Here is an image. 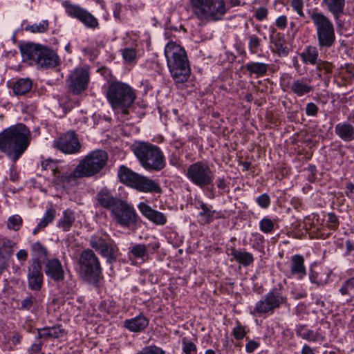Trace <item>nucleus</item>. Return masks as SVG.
I'll list each match as a JSON object with an SVG mask.
<instances>
[{
  "mask_svg": "<svg viewBox=\"0 0 354 354\" xmlns=\"http://www.w3.org/2000/svg\"><path fill=\"white\" fill-rule=\"evenodd\" d=\"M268 15V10L266 7H259L255 10L254 17L258 21L266 19Z\"/></svg>",
  "mask_w": 354,
  "mask_h": 354,
  "instance_id": "nucleus-54",
  "label": "nucleus"
},
{
  "mask_svg": "<svg viewBox=\"0 0 354 354\" xmlns=\"http://www.w3.org/2000/svg\"><path fill=\"white\" fill-rule=\"evenodd\" d=\"M198 208L201 209V212L198 215V222L201 225L210 223L214 219L215 213V211L212 209V207L201 201Z\"/></svg>",
  "mask_w": 354,
  "mask_h": 354,
  "instance_id": "nucleus-26",
  "label": "nucleus"
},
{
  "mask_svg": "<svg viewBox=\"0 0 354 354\" xmlns=\"http://www.w3.org/2000/svg\"><path fill=\"white\" fill-rule=\"evenodd\" d=\"M296 333L298 336L308 341L316 342L319 339H324V337L317 332L308 329L304 326H297Z\"/></svg>",
  "mask_w": 354,
  "mask_h": 354,
  "instance_id": "nucleus-35",
  "label": "nucleus"
},
{
  "mask_svg": "<svg viewBox=\"0 0 354 354\" xmlns=\"http://www.w3.org/2000/svg\"><path fill=\"white\" fill-rule=\"evenodd\" d=\"M54 146L66 154H73L80 151L81 145L76 134L68 131L54 142Z\"/></svg>",
  "mask_w": 354,
  "mask_h": 354,
  "instance_id": "nucleus-17",
  "label": "nucleus"
},
{
  "mask_svg": "<svg viewBox=\"0 0 354 354\" xmlns=\"http://www.w3.org/2000/svg\"><path fill=\"white\" fill-rule=\"evenodd\" d=\"M98 203L104 208L112 210L118 205L122 201L120 198L114 196L106 188H102L96 196Z\"/></svg>",
  "mask_w": 354,
  "mask_h": 354,
  "instance_id": "nucleus-23",
  "label": "nucleus"
},
{
  "mask_svg": "<svg viewBox=\"0 0 354 354\" xmlns=\"http://www.w3.org/2000/svg\"><path fill=\"white\" fill-rule=\"evenodd\" d=\"M16 257L21 262V264L23 265L28 259V252L26 250L21 249L17 252Z\"/></svg>",
  "mask_w": 354,
  "mask_h": 354,
  "instance_id": "nucleus-60",
  "label": "nucleus"
},
{
  "mask_svg": "<svg viewBox=\"0 0 354 354\" xmlns=\"http://www.w3.org/2000/svg\"><path fill=\"white\" fill-rule=\"evenodd\" d=\"M80 172H76V167L71 172H66L62 174L57 173L54 177L55 183L60 186L66 187L68 185L72 180H75L77 178H82V176H79Z\"/></svg>",
  "mask_w": 354,
  "mask_h": 354,
  "instance_id": "nucleus-29",
  "label": "nucleus"
},
{
  "mask_svg": "<svg viewBox=\"0 0 354 354\" xmlns=\"http://www.w3.org/2000/svg\"><path fill=\"white\" fill-rule=\"evenodd\" d=\"M289 277H295L299 279H303L306 274L304 266V258L299 254L293 255L288 263Z\"/></svg>",
  "mask_w": 354,
  "mask_h": 354,
  "instance_id": "nucleus-22",
  "label": "nucleus"
},
{
  "mask_svg": "<svg viewBox=\"0 0 354 354\" xmlns=\"http://www.w3.org/2000/svg\"><path fill=\"white\" fill-rule=\"evenodd\" d=\"M133 150L140 165L150 171H160L167 165L166 158L160 148L150 142L138 141L133 145Z\"/></svg>",
  "mask_w": 354,
  "mask_h": 354,
  "instance_id": "nucleus-3",
  "label": "nucleus"
},
{
  "mask_svg": "<svg viewBox=\"0 0 354 354\" xmlns=\"http://www.w3.org/2000/svg\"><path fill=\"white\" fill-rule=\"evenodd\" d=\"M46 275L55 282L62 281L65 272L61 261L57 258L47 259L44 265Z\"/></svg>",
  "mask_w": 354,
  "mask_h": 354,
  "instance_id": "nucleus-19",
  "label": "nucleus"
},
{
  "mask_svg": "<svg viewBox=\"0 0 354 354\" xmlns=\"http://www.w3.org/2000/svg\"><path fill=\"white\" fill-rule=\"evenodd\" d=\"M90 82V73L87 66L75 68L66 79L68 91L73 95H80L84 92Z\"/></svg>",
  "mask_w": 354,
  "mask_h": 354,
  "instance_id": "nucleus-14",
  "label": "nucleus"
},
{
  "mask_svg": "<svg viewBox=\"0 0 354 354\" xmlns=\"http://www.w3.org/2000/svg\"><path fill=\"white\" fill-rule=\"evenodd\" d=\"M335 134L344 142L354 140V126L348 122H342L335 127Z\"/></svg>",
  "mask_w": 354,
  "mask_h": 354,
  "instance_id": "nucleus-24",
  "label": "nucleus"
},
{
  "mask_svg": "<svg viewBox=\"0 0 354 354\" xmlns=\"http://www.w3.org/2000/svg\"><path fill=\"white\" fill-rule=\"evenodd\" d=\"M259 343L254 340H249L245 345V350L248 353H252L259 346Z\"/></svg>",
  "mask_w": 354,
  "mask_h": 354,
  "instance_id": "nucleus-61",
  "label": "nucleus"
},
{
  "mask_svg": "<svg viewBox=\"0 0 354 354\" xmlns=\"http://www.w3.org/2000/svg\"><path fill=\"white\" fill-rule=\"evenodd\" d=\"M75 220L74 212L71 209H67L63 212V215L57 223V227L64 232H68L74 223Z\"/></svg>",
  "mask_w": 354,
  "mask_h": 354,
  "instance_id": "nucleus-33",
  "label": "nucleus"
},
{
  "mask_svg": "<svg viewBox=\"0 0 354 354\" xmlns=\"http://www.w3.org/2000/svg\"><path fill=\"white\" fill-rule=\"evenodd\" d=\"M187 178L194 185L204 188L212 184L214 173L209 165L203 161L191 164L185 172Z\"/></svg>",
  "mask_w": 354,
  "mask_h": 354,
  "instance_id": "nucleus-11",
  "label": "nucleus"
},
{
  "mask_svg": "<svg viewBox=\"0 0 354 354\" xmlns=\"http://www.w3.org/2000/svg\"><path fill=\"white\" fill-rule=\"evenodd\" d=\"M138 207L142 214L155 224L162 225L167 223V217L163 213L152 209L147 204L140 203Z\"/></svg>",
  "mask_w": 354,
  "mask_h": 354,
  "instance_id": "nucleus-20",
  "label": "nucleus"
},
{
  "mask_svg": "<svg viewBox=\"0 0 354 354\" xmlns=\"http://www.w3.org/2000/svg\"><path fill=\"white\" fill-rule=\"evenodd\" d=\"M136 354H165L164 350L156 345H149L143 347Z\"/></svg>",
  "mask_w": 354,
  "mask_h": 354,
  "instance_id": "nucleus-45",
  "label": "nucleus"
},
{
  "mask_svg": "<svg viewBox=\"0 0 354 354\" xmlns=\"http://www.w3.org/2000/svg\"><path fill=\"white\" fill-rule=\"evenodd\" d=\"M111 214L118 224L126 227L136 225L138 218L133 207L123 201L115 206Z\"/></svg>",
  "mask_w": 354,
  "mask_h": 354,
  "instance_id": "nucleus-15",
  "label": "nucleus"
},
{
  "mask_svg": "<svg viewBox=\"0 0 354 354\" xmlns=\"http://www.w3.org/2000/svg\"><path fill=\"white\" fill-rule=\"evenodd\" d=\"M78 273L84 281L96 283L102 274L100 260L91 249L84 250L78 259Z\"/></svg>",
  "mask_w": 354,
  "mask_h": 354,
  "instance_id": "nucleus-9",
  "label": "nucleus"
},
{
  "mask_svg": "<svg viewBox=\"0 0 354 354\" xmlns=\"http://www.w3.org/2000/svg\"><path fill=\"white\" fill-rule=\"evenodd\" d=\"M22 223L23 220L21 217L18 214H15L8 218L7 227L13 231H18L21 228Z\"/></svg>",
  "mask_w": 354,
  "mask_h": 354,
  "instance_id": "nucleus-41",
  "label": "nucleus"
},
{
  "mask_svg": "<svg viewBox=\"0 0 354 354\" xmlns=\"http://www.w3.org/2000/svg\"><path fill=\"white\" fill-rule=\"evenodd\" d=\"M27 280L28 286L30 290L32 291H39L41 290L44 281L41 262L36 260L28 266Z\"/></svg>",
  "mask_w": 354,
  "mask_h": 354,
  "instance_id": "nucleus-18",
  "label": "nucleus"
},
{
  "mask_svg": "<svg viewBox=\"0 0 354 354\" xmlns=\"http://www.w3.org/2000/svg\"><path fill=\"white\" fill-rule=\"evenodd\" d=\"M182 350L185 354H197L196 346L187 337L182 339Z\"/></svg>",
  "mask_w": 354,
  "mask_h": 354,
  "instance_id": "nucleus-43",
  "label": "nucleus"
},
{
  "mask_svg": "<svg viewBox=\"0 0 354 354\" xmlns=\"http://www.w3.org/2000/svg\"><path fill=\"white\" fill-rule=\"evenodd\" d=\"M37 333H38L37 338L39 339H40L41 338H45V339L51 338L50 336V333L48 327H45V328L38 329Z\"/></svg>",
  "mask_w": 354,
  "mask_h": 354,
  "instance_id": "nucleus-59",
  "label": "nucleus"
},
{
  "mask_svg": "<svg viewBox=\"0 0 354 354\" xmlns=\"http://www.w3.org/2000/svg\"><path fill=\"white\" fill-rule=\"evenodd\" d=\"M118 175L123 184L136 189L138 192L160 193L162 191L158 183L147 176L133 171L124 165L120 166Z\"/></svg>",
  "mask_w": 354,
  "mask_h": 354,
  "instance_id": "nucleus-8",
  "label": "nucleus"
},
{
  "mask_svg": "<svg viewBox=\"0 0 354 354\" xmlns=\"http://www.w3.org/2000/svg\"><path fill=\"white\" fill-rule=\"evenodd\" d=\"M165 55L174 82H185L190 76L191 69L185 49L176 42L169 41L165 47Z\"/></svg>",
  "mask_w": 354,
  "mask_h": 354,
  "instance_id": "nucleus-2",
  "label": "nucleus"
},
{
  "mask_svg": "<svg viewBox=\"0 0 354 354\" xmlns=\"http://www.w3.org/2000/svg\"><path fill=\"white\" fill-rule=\"evenodd\" d=\"M41 167L44 170L50 171L55 176L57 173H59L57 165L55 162L51 160H46L41 162Z\"/></svg>",
  "mask_w": 354,
  "mask_h": 354,
  "instance_id": "nucleus-47",
  "label": "nucleus"
},
{
  "mask_svg": "<svg viewBox=\"0 0 354 354\" xmlns=\"http://www.w3.org/2000/svg\"><path fill=\"white\" fill-rule=\"evenodd\" d=\"M322 4L332 13L335 18H338L343 13L345 7V0H322Z\"/></svg>",
  "mask_w": 354,
  "mask_h": 354,
  "instance_id": "nucleus-28",
  "label": "nucleus"
},
{
  "mask_svg": "<svg viewBox=\"0 0 354 354\" xmlns=\"http://www.w3.org/2000/svg\"><path fill=\"white\" fill-rule=\"evenodd\" d=\"M32 87V82L29 78H21L13 85L12 89L15 95H22L28 93Z\"/></svg>",
  "mask_w": 354,
  "mask_h": 354,
  "instance_id": "nucleus-36",
  "label": "nucleus"
},
{
  "mask_svg": "<svg viewBox=\"0 0 354 354\" xmlns=\"http://www.w3.org/2000/svg\"><path fill=\"white\" fill-rule=\"evenodd\" d=\"M274 222L268 218H263L259 222L260 230L266 234L271 232L274 229Z\"/></svg>",
  "mask_w": 354,
  "mask_h": 354,
  "instance_id": "nucleus-46",
  "label": "nucleus"
},
{
  "mask_svg": "<svg viewBox=\"0 0 354 354\" xmlns=\"http://www.w3.org/2000/svg\"><path fill=\"white\" fill-rule=\"evenodd\" d=\"M248 47L250 54L255 55L261 49V39L254 34L247 35Z\"/></svg>",
  "mask_w": 354,
  "mask_h": 354,
  "instance_id": "nucleus-38",
  "label": "nucleus"
},
{
  "mask_svg": "<svg viewBox=\"0 0 354 354\" xmlns=\"http://www.w3.org/2000/svg\"><path fill=\"white\" fill-rule=\"evenodd\" d=\"M231 255L234 257L235 260L244 267L249 266L254 262V257L252 253L245 250H231Z\"/></svg>",
  "mask_w": 354,
  "mask_h": 354,
  "instance_id": "nucleus-27",
  "label": "nucleus"
},
{
  "mask_svg": "<svg viewBox=\"0 0 354 354\" xmlns=\"http://www.w3.org/2000/svg\"><path fill=\"white\" fill-rule=\"evenodd\" d=\"M286 302V297L282 295L280 290L274 288L256 303L251 313L253 315L272 314L275 309L279 308Z\"/></svg>",
  "mask_w": 354,
  "mask_h": 354,
  "instance_id": "nucleus-13",
  "label": "nucleus"
},
{
  "mask_svg": "<svg viewBox=\"0 0 354 354\" xmlns=\"http://www.w3.org/2000/svg\"><path fill=\"white\" fill-rule=\"evenodd\" d=\"M30 250L33 257L32 262L36 260L41 262V259H48V250L39 241L33 243L30 246Z\"/></svg>",
  "mask_w": 354,
  "mask_h": 354,
  "instance_id": "nucleus-34",
  "label": "nucleus"
},
{
  "mask_svg": "<svg viewBox=\"0 0 354 354\" xmlns=\"http://www.w3.org/2000/svg\"><path fill=\"white\" fill-rule=\"evenodd\" d=\"M192 13L199 20L216 21L226 12L224 0H189Z\"/></svg>",
  "mask_w": 354,
  "mask_h": 354,
  "instance_id": "nucleus-6",
  "label": "nucleus"
},
{
  "mask_svg": "<svg viewBox=\"0 0 354 354\" xmlns=\"http://www.w3.org/2000/svg\"><path fill=\"white\" fill-rule=\"evenodd\" d=\"M106 96L111 108L115 112L128 113V109L133 105L136 95L129 84L115 81L109 84Z\"/></svg>",
  "mask_w": 354,
  "mask_h": 354,
  "instance_id": "nucleus-4",
  "label": "nucleus"
},
{
  "mask_svg": "<svg viewBox=\"0 0 354 354\" xmlns=\"http://www.w3.org/2000/svg\"><path fill=\"white\" fill-rule=\"evenodd\" d=\"M48 28V21L44 20L39 24H35L30 26H28L26 30L30 31L32 33H41L47 30Z\"/></svg>",
  "mask_w": 354,
  "mask_h": 354,
  "instance_id": "nucleus-42",
  "label": "nucleus"
},
{
  "mask_svg": "<svg viewBox=\"0 0 354 354\" xmlns=\"http://www.w3.org/2000/svg\"><path fill=\"white\" fill-rule=\"evenodd\" d=\"M16 245V243L7 238H0V250L9 252Z\"/></svg>",
  "mask_w": 354,
  "mask_h": 354,
  "instance_id": "nucleus-50",
  "label": "nucleus"
},
{
  "mask_svg": "<svg viewBox=\"0 0 354 354\" xmlns=\"http://www.w3.org/2000/svg\"><path fill=\"white\" fill-rule=\"evenodd\" d=\"M109 156L106 151L96 149L86 155L76 166V172L79 176L91 177L100 173L106 165Z\"/></svg>",
  "mask_w": 354,
  "mask_h": 354,
  "instance_id": "nucleus-10",
  "label": "nucleus"
},
{
  "mask_svg": "<svg viewBox=\"0 0 354 354\" xmlns=\"http://www.w3.org/2000/svg\"><path fill=\"white\" fill-rule=\"evenodd\" d=\"M327 222L330 227H335L338 224V218L335 214L329 213Z\"/></svg>",
  "mask_w": 354,
  "mask_h": 354,
  "instance_id": "nucleus-62",
  "label": "nucleus"
},
{
  "mask_svg": "<svg viewBox=\"0 0 354 354\" xmlns=\"http://www.w3.org/2000/svg\"><path fill=\"white\" fill-rule=\"evenodd\" d=\"M245 68L250 74L261 77L266 74L269 64L259 62H250L245 64Z\"/></svg>",
  "mask_w": 354,
  "mask_h": 354,
  "instance_id": "nucleus-32",
  "label": "nucleus"
},
{
  "mask_svg": "<svg viewBox=\"0 0 354 354\" xmlns=\"http://www.w3.org/2000/svg\"><path fill=\"white\" fill-rule=\"evenodd\" d=\"M308 13L316 28L318 45L320 48H330L335 41V28L332 21L317 10H308Z\"/></svg>",
  "mask_w": 354,
  "mask_h": 354,
  "instance_id": "nucleus-7",
  "label": "nucleus"
},
{
  "mask_svg": "<svg viewBox=\"0 0 354 354\" xmlns=\"http://www.w3.org/2000/svg\"><path fill=\"white\" fill-rule=\"evenodd\" d=\"M149 324L148 319L142 315L126 319L124 326L131 332L142 331Z\"/></svg>",
  "mask_w": 354,
  "mask_h": 354,
  "instance_id": "nucleus-25",
  "label": "nucleus"
},
{
  "mask_svg": "<svg viewBox=\"0 0 354 354\" xmlns=\"http://www.w3.org/2000/svg\"><path fill=\"white\" fill-rule=\"evenodd\" d=\"M290 6L292 9L297 12L298 16L302 19L306 18V15L304 12V0H291Z\"/></svg>",
  "mask_w": 354,
  "mask_h": 354,
  "instance_id": "nucleus-44",
  "label": "nucleus"
},
{
  "mask_svg": "<svg viewBox=\"0 0 354 354\" xmlns=\"http://www.w3.org/2000/svg\"><path fill=\"white\" fill-rule=\"evenodd\" d=\"M318 106L313 102H309L306 106V113L308 116H315L318 113Z\"/></svg>",
  "mask_w": 354,
  "mask_h": 354,
  "instance_id": "nucleus-57",
  "label": "nucleus"
},
{
  "mask_svg": "<svg viewBox=\"0 0 354 354\" xmlns=\"http://www.w3.org/2000/svg\"><path fill=\"white\" fill-rule=\"evenodd\" d=\"M289 88L297 97H302L313 91L311 80L307 77H301L293 80Z\"/></svg>",
  "mask_w": 354,
  "mask_h": 354,
  "instance_id": "nucleus-21",
  "label": "nucleus"
},
{
  "mask_svg": "<svg viewBox=\"0 0 354 354\" xmlns=\"http://www.w3.org/2000/svg\"><path fill=\"white\" fill-rule=\"evenodd\" d=\"M257 203L262 208H267L270 204V196L267 194H263L257 198Z\"/></svg>",
  "mask_w": 354,
  "mask_h": 354,
  "instance_id": "nucleus-52",
  "label": "nucleus"
},
{
  "mask_svg": "<svg viewBox=\"0 0 354 354\" xmlns=\"http://www.w3.org/2000/svg\"><path fill=\"white\" fill-rule=\"evenodd\" d=\"M339 291L342 296L354 297V276L346 280Z\"/></svg>",
  "mask_w": 354,
  "mask_h": 354,
  "instance_id": "nucleus-39",
  "label": "nucleus"
},
{
  "mask_svg": "<svg viewBox=\"0 0 354 354\" xmlns=\"http://www.w3.org/2000/svg\"><path fill=\"white\" fill-rule=\"evenodd\" d=\"M272 43L275 46L279 53H284L286 51V46L284 39L281 37H275L271 39Z\"/></svg>",
  "mask_w": 354,
  "mask_h": 354,
  "instance_id": "nucleus-51",
  "label": "nucleus"
},
{
  "mask_svg": "<svg viewBox=\"0 0 354 354\" xmlns=\"http://www.w3.org/2000/svg\"><path fill=\"white\" fill-rule=\"evenodd\" d=\"M130 252L136 258L142 259V260L148 259V254L145 244H136L131 248Z\"/></svg>",
  "mask_w": 354,
  "mask_h": 354,
  "instance_id": "nucleus-40",
  "label": "nucleus"
},
{
  "mask_svg": "<svg viewBox=\"0 0 354 354\" xmlns=\"http://www.w3.org/2000/svg\"><path fill=\"white\" fill-rule=\"evenodd\" d=\"M317 67L318 70L324 71L327 73H330L333 68V65L328 62L319 61L317 63Z\"/></svg>",
  "mask_w": 354,
  "mask_h": 354,
  "instance_id": "nucleus-55",
  "label": "nucleus"
},
{
  "mask_svg": "<svg viewBox=\"0 0 354 354\" xmlns=\"http://www.w3.org/2000/svg\"><path fill=\"white\" fill-rule=\"evenodd\" d=\"M299 55L304 64L315 65L318 62L319 52L315 46H307Z\"/></svg>",
  "mask_w": 354,
  "mask_h": 354,
  "instance_id": "nucleus-30",
  "label": "nucleus"
},
{
  "mask_svg": "<svg viewBox=\"0 0 354 354\" xmlns=\"http://www.w3.org/2000/svg\"><path fill=\"white\" fill-rule=\"evenodd\" d=\"M232 334L235 339H241L246 335L245 328L244 326L238 324V326L233 329Z\"/></svg>",
  "mask_w": 354,
  "mask_h": 354,
  "instance_id": "nucleus-53",
  "label": "nucleus"
},
{
  "mask_svg": "<svg viewBox=\"0 0 354 354\" xmlns=\"http://www.w3.org/2000/svg\"><path fill=\"white\" fill-rule=\"evenodd\" d=\"M122 57L125 62H132L136 57V52L131 48H124L122 51Z\"/></svg>",
  "mask_w": 354,
  "mask_h": 354,
  "instance_id": "nucleus-49",
  "label": "nucleus"
},
{
  "mask_svg": "<svg viewBox=\"0 0 354 354\" xmlns=\"http://www.w3.org/2000/svg\"><path fill=\"white\" fill-rule=\"evenodd\" d=\"M31 133L24 124H17L0 133V151L15 163L30 145Z\"/></svg>",
  "mask_w": 354,
  "mask_h": 354,
  "instance_id": "nucleus-1",
  "label": "nucleus"
},
{
  "mask_svg": "<svg viewBox=\"0 0 354 354\" xmlns=\"http://www.w3.org/2000/svg\"><path fill=\"white\" fill-rule=\"evenodd\" d=\"M89 245L102 257L106 258L109 264L116 261L118 248L107 233L97 232L91 235Z\"/></svg>",
  "mask_w": 354,
  "mask_h": 354,
  "instance_id": "nucleus-12",
  "label": "nucleus"
},
{
  "mask_svg": "<svg viewBox=\"0 0 354 354\" xmlns=\"http://www.w3.org/2000/svg\"><path fill=\"white\" fill-rule=\"evenodd\" d=\"M37 304L38 301L36 297L32 294H28L19 302L17 308L21 311L32 312L37 308Z\"/></svg>",
  "mask_w": 354,
  "mask_h": 354,
  "instance_id": "nucleus-31",
  "label": "nucleus"
},
{
  "mask_svg": "<svg viewBox=\"0 0 354 354\" xmlns=\"http://www.w3.org/2000/svg\"><path fill=\"white\" fill-rule=\"evenodd\" d=\"M48 328L50 333V336L51 338H59L63 337L65 334V330L62 328L61 325H57Z\"/></svg>",
  "mask_w": 354,
  "mask_h": 354,
  "instance_id": "nucleus-48",
  "label": "nucleus"
},
{
  "mask_svg": "<svg viewBox=\"0 0 354 354\" xmlns=\"http://www.w3.org/2000/svg\"><path fill=\"white\" fill-rule=\"evenodd\" d=\"M63 5L68 15L79 19L86 27L95 28L98 26L97 19L86 10L67 1H65Z\"/></svg>",
  "mask_w": 354,
  "mask_h": 354,
  "instance_id": "nucleus-16",
  "label": "nucleus"
},
{
  "mask_svg": "<svg viewBox=\"0 0 354 354\" xmlns=\"http://www.w3.org/2000/svg\"><path fill=\"white\" fill-rule=\"evenodd\" d=\"M288 25V17L286 15H280L275 20V26L280 30H284Z\"/></svg>",
  "mask_w": 354,
  "mask_h": 354,
  "instance_id": "nucleus-56",
  "label": "nucleus"
},
{
  "mask_svg": "<svg viewBox=\"0 0 354 354\" xmlns=\"http://www.w3.org/2000/svg\"><path fill=\"white\" fill-rule=\"evenodd\" d=\"M21 53L30 64L41 68H53L59 63L57 54L52 50L39 44H27L21 46Z\"/></svg>",
  "mask_w": 354,
  "mask_h": 354,
  "instance_id": "nucleus-5",
  "label": "nucleus"
},
{
  "mask_svg": "<svg viewBox=\"0 0 354 354\" xmlns=\"http://www.w3.org/2000/svg\"><path fill=\"white\" fill-rule=\"evenodd\" d=\"M145 247L147 248V254H149V253L156 252L159 248V244L156 242L150 243L147 245H145Z\"/></svg>",
  "mask_w": 354,
  "mask_h": 354,
  "instance_id": "nucleus-63",
  "label": "nucleus"
},
{
  "mask_svg": "<svg viewBox=\"0 0 354 354\" xmlns=\"http://www.w3.org/2000/svg\"><path fill=\"white\" fill-rule=\"evenodd\" d=\"M42 347V342L40 340L37 341L32 344L31 347L28 349V354H37L41 352Z\"/></svg>",
  "mask_w": 354,
  "mask_h": 354,
  "instance_id": "nucleus-58",
  "label": "nucleus"
},
{
  "mask_svg": "<svg viewBox=\"0 0 354 354\" xmlns=\"http://www.w3.org/2000/svg\"><path fill=\"white\" fill-rule=\"evenodd\" d=\"M10 180L15 182L17 180L19 174L17 171L16 167L12 165L11 167L10 168Z\"/></svg>",
  "mask_w": 354,
  "mask_h": 354,
  "instance_id": "nucleus-64",
  "label": "nucleus"
},
{
  "mask_svg": "<svg viewBox=\"0 0 354 354\" xmlns=\"http://www.w3.org/2000/svg\"><path fill=\"white\" fill-rule=\"evenodd\" d=\"M55 217V209H48L43 218L38 223L37 227L33 230L32 234L34 235L37 234L41 229L45 228L49 223L53 222Z\"/></svg>",
  "mask_w": 354,
  "mask_h": 354,
  "instance_id": "nucleus-37",
  "label": "nucleus"
}]
</instances>
